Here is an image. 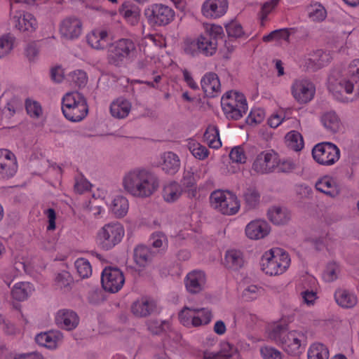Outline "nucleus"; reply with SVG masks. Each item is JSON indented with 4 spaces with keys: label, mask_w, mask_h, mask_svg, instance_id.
<instances>
[{
    "label": "nucleus",
    "mask_w": 359,
    "mask_h": 359,
    "mask_svg": "<svg viewBox=\"0 0 359 359\" xmlns=\"http://www.w3.org/2000/svg\"><path fill=\"white\" fill-rule=\"evenodd\" d=\"M121 186L128 194L137 198H147L154 195L159 188L158 178L144 168H134L125 172Z\"/></svg>",
    "instance_id": "1"
},
{
    "label": "nucleus",
    "mask_w": 359,
    "mask_h": 359,
    "mask_svg": "<svg viewBox=\"0 0 359 359\" xmlns=\"http://www.w3.org/2000/svg\"><path fill=\"white\" fill-rule=\"evenodd\" d=\"M287 325L282 322L269 323L266 328L269 339L278 345L286 353L297 356L304 350L307 344L305 332L299 330L287 331Z\"/></svg>",
    "instance_id": "2"
},
{
    "label": "nucleus",
    "mask_w": 359,
    "mask_h": 359,
    "mask_svg": "<svg viewBox=\"0 0 359 359\" xmlns=\"http://www.w3.org/2000/svg\"><path fill=\"white\" fill-rule=\"evenodd\" d=\"M327 88L332 96L338 101L348 102L344 95H353L355 99L359 98V78L355 77L347 68L342 70L333 71L328 78Z\"/></svg>",
    "instance_id": "3"
},
{
    "label": "nucleus",
    "mask_w": 359,
    "mask_h": 359,
    "mask_svg": "<svg viewBox=\"0 0 359 359\" xmlns=\"http://www.w3.org/2000/svg\"><path fill=\"white\" fill-rule=\"evenodd\" d=\"M259 264L260 270L266 276H278L289 269L291 258L284 249L272 248L262 253Z\"/></svg>",
    "instance_id": "4"
},
{
    "label": "nucleus",
    "mask_w": 359,
    "mask_h": 359,
    "mask_svg": "<svg viewBox=\"0 0 359 359\" xmlns=\"http://www.w3.org/2000/svg\"><path fill=\"white\" fill-rule=\"evenodd\" d=\"M62 111L69 121H82L88 113L86 97L77 91L67 93L62 99Z\"/></svg>",
    "instance_id": "5"
},
{
    "label": "nucleus",
    "mask_w": 359,
    "mask_h": 359,
    "mask_svg": "<svg viewBox=\"0 0 359 359\" xmlns=\"http://www.w3.org/2000/svg\"><path fill=\"white\" fill-rule=\"evenodd\" d=\"M210 205L216 212L231 216L237 214L241 208L237 196L228 190L217 189L210 196Z\"/></svg>",
    "instance_id": "6"
},
{
    "label": "nucleus",
    "mask_w": 359,
    "mask_h": 359,
    "mask_svg": "<svg viewBox=\"0 0 359 359\" xmlns=\"http://www.w3.org/2000/svg\"><path fill=\"white\" fill-rule=\"evenodd\" d=\"M125 235L123 226L118 222L105 224L96 233V243L101 248L109 250L118 245Z\"/></svg>",
    "instance_id": "7"
},
{
    "label": "nucleus",
    "mask_w": 359,
    "mask_h": 359,
    "mask_svg": "<svg viewBox=\"0 0 359 359\" xmlns=\"http://www.w3.org/2000/svg\"><path fill=\"white\" fill-rule=\"evenodd\" d=\"M221 104L226 116L234 120L241 118L248 110L244 95L236 91H230L224 95Z\"/></svg>",
    "instance_id": "8"
},
{
    "label": "nucleus",
    "mask_w": 359,
    "mask_h": 359,
    "mask_svg": "<svg viewBox=\"0 0 359 359\" xmlns=\"http://www.w3.org/2000/svg\"><path fill=\"white\" fill-rule=\"evenodd\" d=\"M212 310L209 308L184 307L179 313L180 323L186 327H198L208 325L212 320Z\"/></svg>",
    "instance_id": "9"
},
{
    "label": "nucleus",
    "mask_w": 359,
    "mask_h": 359,
    "mask_svg": "<svg viewBox=\"0 0 359 359\" xmlns=\"http://www.w3.org/2000/svg\"><path fill=\"white\" fill-rule=\"evenodd\" d=\"M137 55L135 43L128 39H121L112 43L108 50L110 63L119 65L125 61H131Z\"/></svg>",
    "instance_id": "10"
},
{
    "label": "nucleus",
    "mask_w": 359,
    "mask_h": 359,
    "mask_svg": "<svg viewBox=\"0 0 359 359\" xmlns=\"http://www.w3.org/2000/svg\"><path fill=\"white\" fill-rule=\"evenodd\" d=\"M223 36L224 30L221 25H207L204 33L197 37L200 53L205 56L213 55L217 49V41Z\"/></svg>",
    "instance_id": "11"
},
{
    "label": "nucleus",
    "mask_w": 359,
    "mask_h": 359,
    "mask_svg": "<svg viewBox=\"0 0 359 359\" xmlns=\"http://www.w3.org/2000/svg\"><path fill=\"white\" fill-rule=\"evenodd\" d=\"M312 156L314 161L325 166H331L340 158V149L330 142H323L316 144L312 149Z\"/></svg>",
    "instance_id": "12"
},
{
    "label": "nucleus",
    "mask_w": 359,
    "mask_h": 359,
    "mask_svg": "<svg viewBox=\"0 0 359 359\" xmlns=\"http://www.w3.org/2000/svg\"><path fill=\"white\" fill-rule=\"evenodd\" d=\"M144 15L148 22L154 26H165L175 18V11L163 4H154L144 10Z\"/></svg>",
    "instance_id": "13"
},
{
    "label": "nucleus",
    "mask_w": 359,
    "mask_h": 359,
    "mask_svg": "<svg viewBox=\"0 0 359 359\" xmlns=\"http://www.w3.org/2000/svg\"><path fill=\"white\" fill-rule=\"evenodd\" d=\"M278 154L273 150H265L254 158L252 170L257 174H269L274 171L279 164Z\"/></svg>",
    "instance_id": "14"
},
{
    "label": "nucleus",
    "mask_w": 359,
    "mask_h": 359,
    "mask_svg": "<svg viewBox=\"0 0 359 359\" xmlns=\"http://www.w3.org/2000/svg\"><path fill=\"white\" fill-rule=\"evenodd\" d=\"M10 20L13 27L22 33L32 34L38 28V21L31 13L15 10L11 6Z\"/></svg>",
    "instance_id": "15"
},
{
    "label": "nucleus",
    "mask_w": 359,
    "mask_h": 359,
    "mask_svg": "<svg viewBox=\"0 0 359 359\" xmlns=\"http://www.w3.org/2000/svg\"><path fill=\"white\" fill-rule=\"evenodd\" d=\"M290 91L293 98L298 103L307 104L313 99L316 87L309 80L299 79L292 82Z\"/></svg>",
    "instance_id": "16"
},
{
    "label": "nucleus",
    "mask_w": 359,
    "mask_h": 359,
    "mask_svg": "<svg viewBox=\"0 0 359 359\" xmlns=\"http://www.w3.org/2000/svg\"><path fill=\"white\" fill-rule=\"evenodd\" d=\"M125 282L123 272L118 268L107 267L101 276V283L104 290L115 293L119 291Z\"/></svg>",
    "instance_id": "17"
},
{
    "label": "nucleus",
    "mask_w": 359,
    "mask_h": 359,
    "mask_svg": "<svg viewBox=\"0 0 359 359\" xmlns=\"http://www.w3.org/2000/svg\"><path fill=\"white\" fill-rule=\"evenodd\" d=\"M186 291L191 294H198L207 287V276L205 271L194 269L187 273L184 278Z\"/></svg>",
    "instance_id": "18"
},
{
    "label": "nucleus",
    "mask_w": 359,
    "mask_h": 359,
    "mask_svg": "<svg viewBox=\"0 0 359 359\" xmlns=\"http://www.w3.org/2000/svg\"><path fill=\"white\" fill-rule=\"evenodd\" d=\"M228 8V0H205L201 6V13L207 19L215 20L224 16Z\"/></svg>",
    "instance_id": "19"
},
{
    "label": "nucleus",
    "mask_w": 359,
    "mask_h": 359,
    "mask_svg": "<svg viewBox=\"0 0 359 359\" xmlns=\"http://www.w3.org/2000/svg\"><path fill=\"white\" fill-rule=\"evenodd\" d=\"M18 170V163L15 154L8 149H0V179H9Z\"/></svg>",
    "instance_id": "20"
},
{
    "label": "nucleus",
    "mask_w": 359,
    "mask_h": 359,
    "mask_svg": "<svg viewBox=\"0 0 359 359\" xmlns=\"http://www.w3.org/2000/svg\"><path fill=\"white\" fill-rule=\"evenodd\" d=\"M271 230V226L266 220L256 219L245 226V234L250 240L259 241L267 237Z\"/></svg>",
    "instance_id": "21"
},
{
    "label": "nucleus",
    "mask_w": 359,
    "mask_h": 359,
    "mask_svg": "<svg viewBox=\"0 0 359 359\" xmlns=\"http://www.w3.org/2000/svg\"><path fill=\"white\" fill-rule=\"evenodd\" d=\"M316 285L317 280L312 276H305L299 283L300 296L303 303L307 306H313L318 299L317 293L313 290Z\"/></svg>",
    "instance_id": "22"
},
{
    "label": "nucleus",
    "mask_w": 359,
    "mask_h": 359,
    "mask_svg": "<svg viewBox=\"0 0 359 359\" xmlns=\"http://www.w3.org/2000/svg\"><path fill=\"white\" fill-rule=\"evenodd\" d=\"M55 321L59 327L70 331L78 326L79 317L74 311L60 309L55 313Z\"/></svg>",
    "instance_id": "23"
},
{
    "label": "nucleus",
    "mask_w": 359,
    "mask_h": 359,
    "mask_svg": "<svg viewBox=\"0 0 359 359\" xmlns=\"http://www.w3.org/2000/svg\"><path fill=\"white\" fill-rule=\"evenodd\" d=\"M82 33V23L77 18H68L63 20L60 26V34L65 39L74 40Z\"/></svg>",
    "instance_id": "24"
},
{
    "label": "nucleus",
    "mask_w": 359,
    "mask_h": 359,
    "mask_svg": "<svg viewBox=\"0 0 359 359\" xmlns=\"http://www.w3.org/2000/svg\"><path fill=\"white\" fill-rule=\"evenodd\" d=\"M35 290V287L31 282L19 281L11 288V297L15 302H25L33 295Z\"/></svg>",
    "instance_id": "25"
},
{
    "label": "nucleus",
    "mask_w": 359,
    "mask_h": 359,
    "mask_svg": "<svg viewBox=\"0 0 359 359\" xmlns=\"http://www.w3.org/2000/svg\"><path fill=\"white\" fill-rule=\"evenodd\" d=\"M62 339V333L57 330L41 332L35 337V341L37 344L49 349L56 348Z\"/></svg>",
    "instance_id": "26"
},
{
    "label": "nucleus",
    "mask_w": 359,
    "mask_h": 359,
    "mask_svg": "<svg viewBox=\"0 0 359 359\" xmlns=\"http://www.w3.org/2000/svg\"><path fill=\"white\" fill-rule=\"evenodd\" d=\"M156 309V303L148 297H142L131 305L132 313L139 318L147 317L153 313Z\"/></svg>",
    "instance_id": "27"
},
{
    "label": "nucleus",
    "mask_w": 359,
    "mask_h": 359,
    "mask_svg": "<svg viewBox=\"0 0 359 359\" xmlns=\"http://www.w3.org/2000/svg\"><path fill=\"white\" fill-rule=\"evenodd\" d=\"M22 270L27 271V265L23 258L16 257L13 261L12 265L1 273V277L4 282L9 286L20 275Z\"/></svg>",
    "instance_id": "28"
},
{
    "label": "nucleus",
    "mask_w": 359,
    "mask_h": 359,
    "mask_svg": "<svg viewBox=\"0 0 359 359\" xmlns=\"http://www.w3.org/2000/svg\"><path fill=\"white\" fill-rule=\"evenodd\" d=\"M316 189L331 198L337 197L340 193V187L337 181L332 177L323 176L315 184Z\"/></svg>",
    "instance_id": "29"
},
{
    "label": "nucleus",
    "mask_w": 359,
    "mask_h": 359,
    "mask_svg": "<svg viewBox=\"0 0 359 359\" xmlns=\"http://www.w3.org/2000/svg\"><path fill=\"white\" fill-rule=\"evenodd\" d=\"M88 44L95 50L105 48L109 43L108 32L104 29H95L86 35Z\"/></svg>",
    "instance_id": "30"
},
{
    "label": "nucleus",
    "mask_w": 359,
    "mask_h": 359,
    "mask_svg": "<svg viewBox=\"0 0 359 359\" xmlns=\"http://www.w3.org/2000/svg\"><path fill=\"white\" fill-rule=\"evenodd\" d=\"M109 211L117 218L126 215L129 209L128 200L123 196H116L110 201H106Z\"/></svg>",
    "instance_id": "31"
},
{
    "label": "nucleus",
    "mask_w": 359,
    "mask_h": 359,
    "mask_svg": "<svg viewBox=\"0 0 359 359\" xmlns=\"http://www.w3.org/2000/svg\"><path fill=\"white\" fill-rule=\"evenodd\" d=\"M266 215L271 223L278 226L285 225L291 219L290 210L283 206H271L269 208Z\"/></svg>",
    "instance_id": "32"
},
{
    "label": "nucleus",
    "mask_w": 359,
    "mask_h": 359,
    "mask_svg": "<svg viewBox=\"0 0 359 359\" xmlns=\"http://www.w3.org/2000/svg\"><path fill=\"white\" fill-rule=\"evenodd\" d=\"M203 359H241V356L234 346L225 343L218 353L205 351Z\"/></svg>",
    "instance_id": "33"
},
{
    "label": "nucleus",
    "mask_w": 359,
    "mask_h": 359,
    "mask_svg": "<svg viewBox=\"0 0 359 359\" xmlns=\"http://www.w3.org/2000/svg\"><path fill=\"white\" fill-rule=\"evenodd\" d=\"M201 83L203 92L208 97H215L220 92V81L215 73L205 74L202 78Z\"/></svg>",
    "instance_id": "34"
},
{
    "label": "nucleus",
    "mask_w": 359,
    "mask_h": 359,
    "mask_svg": "<svg viewBox=\"0 0 359 359\" xmlns=\"http://www.w3.org/2000/svg\"><path fill=\"white\" fill-rule=\"evenodd\" d=\"M132 109L131 102L123 97H118L114 100L110 104L109 110L111 115L117 119L126 118Z\"/></svg>",
    "instance_id": "35"
},
{
    "label": "nucleus",
    "mask_w": 359,
    "mask_h": 359,
    "mask_svg": "<svg viewBox=\"0 0 359 359\" xmlns=\"http://www.w3.org/2000/svg\"><path fill=\"white\" fill-rule=\"evenodd\" d=\"M160 165L161 169L166 173L173 175L180 168V159L179 156L172 151H166L161 156Z\"/></svg>",
    "instance_id": "36"
},
{
    "label": "nucleus",
    "mask_w": 359,
    "mask_h": 359,
    "mask_svg": "<svg viewBox=\"0 0 359 359\" xmlns=\"http://www.w3.org/2000/svg\"><path fill=\"white\" fill-rule=\"evenodd\" d=\"M152 252L150 249L144 245H137L133 251V259L140 270L147 267L152 260Z\"/></svg>",
    "instance_id": "37"
},
{
    "label": "nucleus",
    "mask_w": 359,
    "mask_h": 359,
    "mask_svg": "<svg viewBox=\"0 0 359 359\" xmlns=\"http://www.w3.org/2000/svg\"><path fill=\"white\" fill-rule=\"evenodd\" d=\"M334 299L339 306L345 309L353 308L358 303L356 294L344 288H339L335 291Z\"/></svg>",
    "instance_id": "38"
},
{
    "label": "nucleus",
    "mask_w": 359,
    "mask_h": 359,
    "mask_svg": "<svg viewBox=\"0 0 359 359\" xmlns=\"http://www.w3.org/2000/svg\"><path fill=\"white\" fill-rule=\"evenodd\" d=\"M143 52L145 55V59L144 60L139 62V68L145 69L154 73L155 69H161L165 65L162 60L155 55L154 51H149L144 48Z\"/></svg>",
    "instance_id": "39"
},
{
    "label": "nucleus",
    "mask_w": 359,
    "mask_h": 359,
    "mask_svg": "<svg viewBox=\"0 0 359 359\" xmlns=\"http://www.w3.org/2000/svg\"><path fill=\"white\" fill-rule=\"evenodd\" d=\"M320 121L324 128L331 132L337 133L341 127V119L334 111H327L322 114Z\"/></svg>",
    "instance_id": "40"
},
{
    "label": "nucleus",
    "mask_w": 359,
    "mask_h": 359,
    "mask_svg": "<svg viewBox=\"0 0 359 359\" xmlns=\"http://www.w3.org/2000/svg\"><path fill=\"white\" fill-rule=\"evenodd\" d=\"M224 264L233 270L241 269L244 264L243 253L234 249L228 250L224 255Z\"/></svg>",
    "instance_id": "41"
},
{
    "label": "nucleus",
    "mask_w": 359,
    "mask_h": 359,
    "mask_svg": "<svg viewBox=\"0 0 359 359\" xmlns=\"http://www.w3.org/2000/svg\"><path fill=\"white\" fill-rule=\"evenodd\" d=\"M120 13L131 25H137L140 19V9L138 6L129 4H123L120 8Z\"/></svg>",
    "instance_id": "42"
},
{
    "label": "nucleus",
    "mask_w": 359,
    "mask_h": 359,
    "mask_svg": "<svg viewBox=\"0 0 359 359\" xmlns=\"http://www.w3.org/2000/svg\"><path fill=\"white\" fill-rule=\"evenodd\" d=\"M182 194L181 185L176 182H170L164 185L162 196L165 202L173 203L180 198Z\"/></svg>",
    "instance_id": "43"
},
{
    "label": "nucleus",
    "mask_w": 359,
    "mask_h": 359,
    "mask_svg": "<svg viewBox=\"0 0 359 359\" xmlns=\"http://www.w3.org/2000/svg\"><path fill=\"white\" fill-rule=\"evenodd\" d=\"M329 356L328 348L323 343L313 342L308 348V359H329Z\"/></svg>",
    "instance_id": "44"
},
{
    "label": "nucleus",
    "mask_w": 359,
    "mask_h": 359,
    "mask_svg": "<svg viewBox=\"0 0 359 359\" xmlns=\"http://www.w3.org/2000/svg\"><path fill=\"white\" fill-rule=\"evenodd\" d=\"M285 142L288 148L295 151H301L304 146L302 135L296 130L288 132L285 137Z\"/></svg>",
    "instance_id": "45"
},
{
    "label": "nucleus",
    "mask_w": 359,
    "mask_h": 359,
    "mask_svg": "<svg viewBox=\"0 0 359 359\" xmlns=\"http://www.w3.org/2000/svg\"><path fill=\"white\" fill-rule=\"evenodd\" d=\"M145 46L146 50L152 51L153 48L158 49L165 46V41L162 36L148 34L140 43V49Z\"/></svg>",
    "instance_id": "46"
},
{
    "label": "nucleus",
    "mask_w": 359,
    "mask_h": 359,
    "mask_svg": "<svg viewBox=\"0 0 359 359\" xmlns=\"http://www.w3.org/2000/svg\"><path fill=\"white\" fill-rule=\"evenodd\" d=\"M291 29L283 28L272 31L269 34L264 35L262 38L263 41L270 42L276 41L279 43L288 42L291 34Z\"/></svg>",
    "instance_id": "47"
},
{
    "label": "nucleus",
    "mask_w": 359,
    "mask_h": 359,
    "mask_svg": "<svg viewBox=\"0 0 359 359\" xmlns=\"http://www.w3.org/2000/svg\"><path fill=\"white\" fill-rule=\"evenodd\" d=\"M204 139L208 146L213 149H219L222 147L219 138V130L215 126H209L205 133Z\"/></svg>",
    "instance_id": "48"
},
{
    "label": "nucleus",
    "mask_w": 359,
    "mask_h": 359,
    "mask_svg": "<svg viewBox=\"0 0 359 359\" xmlns=\"http://www.w3.org/2000/svg\"><path fill=\"white\" fill-rule=\"evenodd\" d=\"M341 272L339 264L336 262L327 264L323 274V279L327 283H332L338 279Z\"/></svg>",
    "instance_id": "49"
},
{
    "label": "nucleus",
    "mask_w": 359,
    "mask_h": 359,
    "mask_svg": "<svg viewBox=\"0 0 359 359\" xmlns=\"http://www.w3.org/2000/svg\"><path fill=\"white\" fill-rule=\"evenodd\" d=\"M25 109L27 114L34 119L41 118L43 115V109L40 102L32 99L27 98L25 102Z\"/></svg>",
    "instance_id": "50"
},
{
    "label": "nucleus",
    "mask_w": 359,
    "mask_h": 359,
    "mask_svg": "<svg viewBox=\"0 0 359 359\" xmlns=\"http://www.w3.org/2000/svg\"><path fill=\"white\" fill-rule=\"evenodd\" d=\"M187 147L191 154L198 160H204L209 155L208 149L194 140L189 141Z\"/></svg>",
    "instance_id": "51"
},
{
    "label": "nucleus",
    "mask_w": 359,
    "mask_h": 359,
    "mask_svg": "<svg viewBox=\"0 0 359 359\" xmlns=\"http://www.w3.org/2000/svg\"><path fill=\"white\" fill-rule=\"evenodd\" d=\"M308 15L313 21L320 22L325 19L327 12L325 8L318 3L311 4L307 8Z\"/></svg>",
    "instance_id": "52"
},
{
    "label": "nucleus",
    "mask_w": 359,
    "mask_h": 359,
    "mask_svg": "<svg viewBox=\"0 0 359 359\" xmlns=\"http://www.w3.org/2000/svg\"><path fill=\"white\" fill-rule=\"evenodd\" d=\"M280 0H269L263 4L259 13L261 26H264L268 15L271 13L279 4Z\"/></svg>",
    "instance_id": "53"
},
{
    "label": "nucleus",
    "mask_w": 359,
    "mask_h": 359,
    "mask_svg": "<svg viewBox=\"0 0 359 359\" xmlns=\"http://www.w3.org/2000/svg\"><path fill=\"white\" fill-rule=\"evenodd\" d=\"M74 266L81 278H88L92 275V266L88 259L79 258L75 261Z\"/></svg>",
    "instance_id": "54"
},
{
    "label": "nucleus",
    "mask_w": 359,
    "mask_h": 359,
    "mask_svg": "<svg viewBox=\"0 0 359 359\" xmlns=\"http://www.w3.org/2000/svg\"><path fill=\"white\" fill-rule=\"evenodd\" d=\"M15 38L10 34H4L0 36V58L5 57L13 50Z\"/></svg>",
    "instance_id": "55"
},
{
    "label": "nucleus",
    "mask_w": 359,
    "mask_h": 359,
    "mask_svg": "<svg viewBox=\"0 0 359 359\" xmlns=\"http://www.w3.org/2000/svg\"><path fill=\"white\" fill-rule=\"evenodd\" d=\"M310 60L314 63L315 68L318 69L327 65L331 61L332 57L329 53L318 50Z\"/></svg>",
    "instance_id": "56"
},
{
    "label": "nucleus",
    "mask_w": 359,
    "mask_h": 359,
    "mask_svg": "<svg viewBox=\"0 0 359 359\" xmlns=\"http://www.w3.org/2000/svg\"><path fill=\"white\" fill-rule=\"evenodd\" d=\"M262 292V289L255 285L246 287L242 292V298L245 302L257 299Z\"/></svg>",
    "instance_id": "57"
},
{
    "label": "nucleus",
    "mask_w": 359,
    "mask_h": 359,
    "mask_svg": "<svg viewBox=\"0 0 359 359\" xmlns=\"http://www.w3.org/2000/svg\"><path fill=\"white\" fill-rule=\"evenodd\" d=\"M229 158L233 163H245L247 161V156L244 147L241 145L233 147L230 151Z\"/></svg>",
    "instance_id": "58"
},
{
    "label": "nucleus",
    "mask_w": 359,
    "mask_h": 359,
    "mask_svg": "<svg viewBox=\"0 0 359 359\" xmlns=\"http://www.w3.org/2000/svg\"><path fill=\"white\" fill-rule=\"evenodd\" d=\"M243 198L248 208H254L259 203L260 195L255 189H248L243 194Z\"/></svg>",
    "instance_id": "59"
},
{
    "label": "nucleus",
    "mask_w": 359,
    "mask_h": 359,
    "mask_svg": "<svg viewBox=\"0 0 359 359\" xmlns=\"http://www.w3.org/2000/svg\"><path fill=\"white\" fill-rule=\"evenodd\" d=\"M226 30L230 37L240 38L245 34L242 25L236 20L229 22L226 25Z\"/></svg>",
    "instance_id": "60"
},
{
    "label": "nucleus",
    "mask_w": 359,
    "mask_h": 359,
    "mask_svg": "<svg viewBox=\"0 0 359 359\" xmlns=\"http://www.w3.org/2000/svg\"><path fill=\"white\" fill-rule=\"evenodd\" d=\"M73 279L67 271H62L57 273L55 278V284L60 288H65L70 285Z\"/></svg>",
    "instance_id": "61"
},
{
    "label": "nucleus",
    "mask_w": 359,
    "mask_h": 359,
    "mask_svg": "<svg viewBox=\"0 0 359 359\" xmlns=\"http://www.w3.org/2000/svg\"><path fill=\"white\" fill-rule=\"evenodd\" d=\"M69 80L78 87L84 86L88 81V77L85 72L82 70H76L71 72L69 75Z\"/></svg>",
    "instance_id": "62"
},
{
    "label": "nucleus",
    "mask_w": 359,
    "mask_h": 359,
    "mask_svg": "<svg viewBox=\"0 0 359 359\" xmlns=\"http://www.w3.org/2000/svg\"><path fill=\"white\" fill-rule=\"evenodd\" d=\"M183 50L186 54L191 56H196L201 54L197 38L196 39L186 40L184 43Z\"/></svg>",
    "instance_id": "63"
},
{
    "label": "nucleus",
    "mask_w": 359,
    "mask_h": 359,
    "mask_svg": "<svg viewBox=\"0 0 359 359\" xmlns=\"http://www.w3.org/2000/svg\"><path fill=\"white\" fill-rule=\"evenodd\" d=\"M260 353L264 359H283L282 353L271 346H264L260 348Z\"/></svg>",
    "instance_id": "64"
}]
</instances>
